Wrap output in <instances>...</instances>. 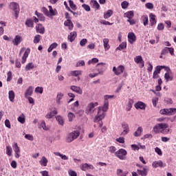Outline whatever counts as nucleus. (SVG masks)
Wrapping results in <instances>:
<instances>
[{
	"label": "nucleus",
	"instance_id": "1",
	"mask_svg": "<svg viewBox=\"0 0 176 176\" xmlns=\"http://www.w3.org/2000/svg\"><path fill=\"white\" fill-rule=\"evenodd\" d=\"M79 135H80V132L79 131H74L73 132L68 134L66 142L68 143L72 142V141L76 140Z\"/></svg>",
	"mask_w": 176,
	"mask_h": 176
},
{
	"label": "nucleus",
	"instance_id": "2",
	"mask_svg": "<svg viewBox=\"0 0 176 176\" xmlns=\"http://www.w3.org/2000/svg\"><path fill=\"white\" fill-rule=\"evenodd\" d=\"M164 129H168V125L167 124H164V123H160V124H156L154 127H153V131L154 133H163Z\"/></svg>",
	"mask_w": 176,
	"mask_h": 176
},
{
	"label": "nucleus",
	"instance_id": "3",
	"mask_svg": "<svg viewBox=\"0 0 176 176\" xmlns=\"http://www.w3.org/2000/svg\"><path fill=\"white\" fill-rule=\"evenodd\" d=\"M116 157L120 160H126V156H127V151L124 148H120L115 153Z\"/></svg>",
	"mask_w": 176,
	"mask_h": 176
},
{
	"label": "nucleus",
	"instance_id": "4",
	"mask_svg": "<svg viewBox=\"0 0 176 176\" xmlns=\"http://www.w3.org/2000/svg\"><path fill=\"white\" fill-rule=\"evenodd\" d=\"M10 8L14 12L16 19H18L20 13V6L16 2H12L10 3Z\"/></svg>",
	"mask_w": 176,
	"mask_h": 176
},
{
	"label": "nucleus",
	"instance_id": "5",
	"mask_svg": "<svg viewBox=\"0 0 176 176\" xmlns=\"http://www.w3.org/2000/svg\"><path fill=\"white\" fill-rule=\"evenodd\" d=\"M160 113H161V115H166L168 116L175 115L176 113V108L163 109L160 110Z\"/></svg>",
	"mask_w": 176,
	"mask_h": 176
},
{
	"label": "nucleus",
	"instance_id": "6",
	"mask_svg": "<svg viewBox=\"0 0 176 176\" xmlns=\"http://www.w3.org/2000/svg\"><path fill=\"white\" fill-rule=\"evenodd\" d=\"M105 111H102V107H98V114L96 116L94 122H97V120H102L105 118Z\"/></svg>",
	"mask_w": 176,
	"mask_h": 176
},
{
	"label": "nucleus",
	"instance_id": "7",
	"mask_svg": "<svg viewBox=\"0 0 176 176\" xmlns=\"http://www.w3.org/2000/svg\"><path fill=\"white\" fill-rule=\"evenodd\" d=\"M113 72L115 74V75H117V76H119V75L124 72V66L120 65L117 68L116 67H113Z\"/></svg>",
	"mask_w": 176,
	"mask_h": 176
},
{
	"label": "nucleus",
	"instance_id": "8",
	"mask_svg": "<svg viewBox=\"0 0 176 176\" xmlns=\"http://www.w3.org/2000/svg\"><path fill=\"white\" fill-rule=\"evenodd\" d=\"M80 168L82 171H87V170H94V166L91 164H89L87 163L82 164L80 166Z\"/></svg>",
	"mask_w": 176,
	"mask_h": 176
},
{
	"label": "nucleus",
	"instance_id": "9",
	"mask_svg": "<svg viewBox=\"0 0 176 176\" xmlns=\"http://www.w3.org/2000/svg\"><path fill=\"white\" fill-rule=\"evenodd\" d=\"M128 41L131 45H133L137 41V36H135L134 32H129L128 34Z\"/></svg>",
	"mask_w": 176,
	"mask_h": 176
},
{
	"label": "nucleus",
	"instance_id": "10",
	"mask_svg": "<svg viewBox=\"0 0 176 176\" xmlns=\"http://www.w3.org/2000/svg\"><path fill=\"white\" fill-rule=\"evenodd\" d=\"M170 53V54H171V56H174V48L173 47H164L162 52H161V54L162 55H164V54H167V53Z\"/></svg>",
	"mask_w": 176,
	"mask_h": 176
},
{
	"label": "nucleus",
	"instance_id": "11",
	"mask_svg": "<svg viewBox=\"0 0 176 176\" xmlns=\"http://www.w3.org/2000/svg\"><path fill=\"white\" fill-rule=\"evenodd\" d=\"M134 61L135 63H136V64H141V68H144V67H145V63L144 62V59H142V56H135V58H134Z\"/></svg>",
	"mask_w": 176,
	"mask_h": 176
},
{
	"label": "nucleus",
	"instance_id": "12",
	"mask_svg": "<svg viewBox=\"0 0 176 176\" xmlns=\"http://www.w3.org/2000/svg\"><path fill=\"white\" fill-rule=\"evenodd\" d=\"M12 148L14 149V152H15V157L16 159H19L20 157V147H19V145L17 143H14V145L12 146Z\"/></svg>",
	"mask_w": 176,
	"mask_h": 176
},
{
	"label": "nucleus",
	"instance_id": "13",
	"mask_svg": "<svg viewBox=\"0 0 176 176\" xmlns=\"http://www.w3.org/2000/svg\"><path fill=\"white\" fill-rule=\"evenodd\" d=\"M31 52V50L30 48H27L22 56V64H25V62L27 61V58H28V56L30 55V53Z\"/></svg>",
	"mask_w": 176,
	"mask_h": 176
},
{
	"label": "nucleus",
	"instance_id": "14",
	"mask_svg": "<svg viewBox=\"0 0 176 176\" xmlns=\"http://www.w3.org/2000/svg\"><path fill=\"white\" fill-rule=\"evenodd\" d=\"M152 166L154 168H157V167H161V168L166 167V164L163 163L162 160H160V161L153 162Z\"/></svg>",
	"mask_w": 176,
	"mask_h": 176
},
{
	"label": "nucleus",
	"instance_id": "15",
	"mask_svg": "<svg viewBox=\"0 0 176 176\" xmlns=\"http://www.w3.org/2000/svg\"><path fill=\"white\" fill-rule=\"evenodd\" d=\"M36 32H37V34H45V27H43L42 24L38 23L36 25Z\"/></svg>",
	"mask_w": 176,
	"mask_h": 176
},
{
	"label": "nucleus",
	"instance_id": "16",
	"mask_svg": "<svg viewBox=\"0 0 176 176\" xmlns=\"http://www.w3.org/2000/svg\"><path fill=\"white\" fill-rule=\"evenodd\" d=\"M149 18H150V24L151 27H155L156 25V15L153 14V13H151L149 14Z\"/></svg>",
	"mask_w": 176,
	"mask_h": 176
},
{
	"label": "nucleus",
	"instance_id": "17",
	"mask_svg": "<svg viewBox=\"0 0 176 176\" xmlns=\"http://www.w3.org/2000/svg\"><path fill=\"white\" fill-rule=\"evenodd\" d=\"M23 41V38L21 36L16 35L15 36V38L14 40H12V43L14 45V46H17L18 45H20Z\"/></svg>",
	"mask_w": 176,
	"mask_h": 176
},
{
	"label": "nucleus",
	"instance_id": "18",
	"mask_svg": "<svg viewBox=\"0 0 176 176\" xmlns=\"http://www.w3.org/2000/svg\"><path fill=\"white\" fill-rule=\"evenodd\" d=\"M76 36H78V33L76 32H72L67 36V39L69 41V42H74V41H75L76 38Z\"/></svg>",
	"mask_w": 176,
	"mask_h": 176
},
{
	"label": "nucleus",
	"instance_id": "19",
	"mask_svg": "<svg viewBox=\"0 0 176 176\" xmlns=\"http://www.w3.org/2000/svg\"><path fill=\"white\" fill-rule=\"evenodd\" d=\"M122 129L123 131L122 132L121 135H126V134H129V132L130 131L129 124L126 123L122 124Z\"/></svg>",
	"mask_w": 176,
	"mask_h": 176
},
{
	"label": "nucleus",
	"instance_id": "20",
	"mask_svg": "<svg viewBox=\"0 0 176 176\" xmlns=\"http://www.w3.org/2000/svg\"><path fill=\"white\" fill-rule=\"evenodd\" d=\"M70 89H71V90H72V91L77 93V94H83V91L82 90V88H80V87H76L75 85H72L70 87Z\"/></svg>",
	"mask_w": 176,
	"mask_h": 176
},
{
	"label": "nucleus",
	"instance_id": "21",
	"mask_svg": "<svg viewBox=\"0 0 176 176\" xmlns=\"http://www.w3.org/2000/svg\"><path fill=\"white\" fill-rule=\"evenodd\" d=\"M64 25L65 27H68L70 31H72V30H74V23L71 21V19H67V21L64 22Z\"/></svg>",
	"mask_w": 176,
	"mask_h": 176
},
{
	"label": "nucleus",
	"instance_id": "22",
	"mask_svg": "<svg viewBox=\"0 0 176 176\" xmlns=\"http://www.w3.org/2000/svg\"><path fill=\"white\" fill-rule=\"evenodd\" d=\"M34 92V88L30 86L28 89L25 91V98H28V97H31L32 96V93Z\"/></svg>",
	"mask_w": 176,
	"mask_h": 176
},
{
	"label": "nucleus",
	"instance_id": "23",
	"mask_svg": "<svg viewBox=\"0 0 176 176\" xmlns=\"http://www.w3.org/2000/svg\"><path fill=\"white\" fill-rule=\"evenodd\" d=\"M135 108H136V109H145L146 104L142 102H138L135 104Z\"/></svg>",
	"mask_w": 176,
	"mask_h": 176
},
{
	"label": "nucleus",
	"instance_id": "24",
	"mask_svg": "<svg viewBox=\"0 0 176 176\" xmlns=\"http://www.w3.org/2000/svg\"><path fill=\"white\" fill-rule=\"evenodd\" d=\"M103 46L104 47L105 52H107L109 49H111V46L109 45V39L108 38L103 39Z\"/></svg>",
	"mask_w": 176,
	"mask_h": 176
},
{
	"label": "nucleus",
	"instance_id": "25",
	"mask_svg": "<svg viewBox=\"0 0 176 176\" xmlns=\"http://www.w3.org/2000/svg\"><path fill=\"white\" fill-rule=\"evenodd\" d=\"M98 105V102H91L88 105V113H90Z\"/></svg>",
	"mask_w": 176,
	"mask_h": 176
},
{
	"label": "nucleus",
	"instance_id": "26",
	"mask_svg": "<svg viewBox=\"0 0 176 176\" xmlns=\"http://www.w3.org/2000/svg\"><path fill=\"white\" fill-rule=\"evenodd\" d=\"M142 131H144L142 126H139L136 131L133 133L134 137H140L141 134H142Z\"/></svg>",
	"mask_w": 176,
	"mask_h": 176
},
{
	"label": "nucleus",
	"instance_id": "27",
	"mask_svg": "<svg viewBox=\"0 0 176 176\" xmlns=\"http://www.w3.org/2000/svg\"><path fill=\"white\" fill-rule=\"evenodd\" d=\"M57 110H54L46 114L45 118L46 119H52V118H53L55 115H57Z\"/></svg>",
	"mask_w": 176,
	"mask_h": 176
},
{
	"label": "nucleus",
	"instance_id": "28",
	"mask_svg": "<svg viewBox=\"0 0 176 176\" xmlns=\"http://www.w3.org/2000/svg\"><path fill=\"white\" fill-rule=\"evenodd\" d=\"M112 14H113V11L112 10H108L106 12L104 13V19L107 20L109 19Z\"/></svg>",
	"mask_w": 176,
	"mask_h": 176
},
{
	"label": "nucleus",
	"instance_id": "29",
	"mask_svg": "<svg viewBox=\"0 0 176 176\" xmlns=\"http://www.w3.org/2000/svg\"><path fill=\"white\" fill-rule=\"evenodd\" d=\"M90 5H92V8H96V10L100 9V4L97 0H91Z\"/></svg>",
	"mask_w": 176,
	"mask_h": 176
},
{
	"label": "nucleus",
	"instance_id": "30",
	"mask_svg": "<svg viewBox=\"0 0 176 176\" xmlns=\"http://www.w3.org/2000/svg\"><path fill=\"white\" fill-rule=\"evenodd\" d=\"M133 104H134V100L133 99H129L126 108V111H131V108H133Z\"/></svg>",
	"mask_w": 176,
	"mask_h": 176
},
{
	"label": "nucleus",
	"instance_id": "31",
	"mask_svg": "<svg viewBox=\"0 0 176 176\" xmlns=\"http://www.w3.org/2000/svg\"><path fill=\"white\" fill-rule=\"evenodd\" d=\"M124 16L126 17L128 20H129L130 19H133V17H134V12L128 11L127 12L124 14Z\"/></svg>",
	"mask_w": 176,
	"mask_h": 176
},
{
	"label": "nucleus",
	"instance_id": "32",
	"mask_svg": "<svg viewBox=\"0 0 176 176\" xmlns=\"http://www.w3.org/2000/svg\"><path fill=\"white\" fill-rule=\"evenodd\" d=\"M109 102H108V100H104V105L102 107V111L103 112H107L109 109Z\"/></svg>",
	"mask_w": 176,
	"mask_h": 176
},
{
	"label": "nucleus",
	"instance_id": "33",
	"mask_svg": "<svg viewBox=\"0 0 176 176\" xmlns=\"http://www.w3.org/2000/svg\"><path fill=\"white\" fill-rule=\"evenodd\" d=\"M47 162L46 157L43 156L40 161V164L41 166H43V167H46V166H47Z\"/></svg>",
	"mask_w": 176,
	"mask_h": 176
},
{
	"label": "nucleus",
	"instance_id": "34",
	"mask_svg": "<svg viewBox=\"0 0 176 176\" xmlns=\"http://www.w3.org/2000/svg\"><path fill=\"white\" fill-rule=\"evenodd\" d=\"M8 97H9V100L10 101H11V102H14V91H10L8 92Z\"/></svg>",
	"mask_w": 176,
	"mask_h": 176
},
{
	"label": "nucleus",
	"instance_id": "35",
	"mask_svg": "<svg viewBox=\"0 0 176 176\" xmlns=\"http://www.w3.org/2000/svg\"><path fill=\"white\" fill-rule=\"evenodd\" d=\"M142 21H143V24L145 27L148 25V23H149V21L148 19V15H143L142 16Z\"/></svg>",
	"mask_w": 176,
	"mask_h": 176
},
{
	"label": "nucleus",
	"instance_id": "36",
	"mask_svg": "<svg viewBox=\"0 0 176 176\" xmlns=\"http://www.w3.org/2000/svg\"><path fill=\"white\" fill-rule=\"evenodd\" d=\"M35 68V65H34V63H29L26 65L25 69V71H30V69H34Z\"/></svg>",
	"mask_w": 176,
	"mask_h": 176
},
{
	"label": "nucleus",
	"instance_id": "37",
	"mask_svg": "<svg viewBox=\"0 0 176 176\" xmlns=\"http://www.w3.org/2000/svg\"><path fill=\"white\" fill-rule=\"evenodd\" d=\"M25 24L27 25V27L34 28V22L31 19H27Z\"/></svg>",
	"mask_w": 176,
	"mask_h": 176
},
{
	"label": "nucleus",
	"instance_id": "38",
	"mask_svg": "<svg viewBox=\"0 0 176 176\" xmlns=\"http://www.w3.org/2000/svg\"><path fill=\"white\" fill-rule=\"evenodd\" d=\"M138 174H140V175H142V176L148 175V171H146V168H143L142 170L138 169Z\"/></svg>",
	"mask_w": 176,
	"mask_h": 176
},
{
	"label": "nucleus",
	"instance_id": "39",
	"mask_svg": "<svg viewBox=\"0 0 176 176\" xmlns=\"http://www.w3.org/2000/svg\"><path fill=\"white\" fill-rule=\"evenodd\" d=\"M35 14L37 16L40 21H45V16L43 14L38 12V11H35Z\"/></svg>",
	"mask_w": 176,
	"mask_h": 176
},
{
	"label": "nucleus",
	"instance_id": "40",
	"mask_svg": "<svg viewBox=\"0 0 176 176\" xmlns=\"http://www.w3.org/2000/svg\"><path fill=\"white\" fill-rule=\"evenodd\" d=\"M72 76H79V75H82V71L80 70H75L71 72Z\"/></svg>",
	"mask_w": 176,
	"mask_h": 176
},
{
	"label": "nucleus",
	"instance_id": "41",
	"mask_svg": "<svg viewBox=\"0 0 176 176\" xmlns=\"http://www.w3.org/2000/svg\"><path fill=\"white\" fill-rule=\"evenodd\" d=\"M56 119L58 122V124H60V126L64 125V119H63V117H61L60 116H58L56 117Z\"/></svg>",
	"mask_w": 176,
	"mask_h": 176
},
{
	"label": "nucleus",
	"instance_id": "42",
	"mask_svg": "<svg viewBox=\"0 0 176 176\" xmlns=\"http://www.w3.org/2000/svg\"><path fill=\"white\" fill-rule=\"evenodd\" d=\"M64 97V94L61 93H58L56 96V102L60 104L61 99Z\"/></svg>",
	"mask_w": 176,
	"mask_h": 176
},
{
	"label": "nucleus",
	"instance_id": "43",
	"mask_svg": "<svg viewBox=\"0 0 176 176\" xmlns=\"http://www.w3.org/2000/svg\"><path fill=\"white\" fill-rule=\"evenodd\" d=\"M34 43H39L41 42V35L37 34L34 36L33 40Z\"/></svg>",
	"mask_w": 176,
	"mask_h": 176
},
{
	"label": "nucleus",
	"instance_id": "44",
	"mask_svg": "<svg viewBox=\"0 0 176 176\" xmlns=\"http://www.w3.org/2000/svg\"><path fill=\"white\" fill-rule=\"evenodd\" d=\"M49 16H56V12L53 10L52 6H49Z\"/></svg>",
	"mask_w": 176,
	"mask_h": 176
},
{
	"label": "nucleus",
	"instance_id": "45",
	"mask_svg": "<svg viewBox=\"0 0 176 176\" xmlns=\"http://www.w3.org/2000/svg\"><path fill=\"white\" fill-rule=\"evenodd\" d=\"M127 47V43H122L118 47H117V50H123V49H126Z\"/></svg>",
	"mask_w": 176,
	"mask_h": 176
},
{
	"label": "nucleus",
	"instance_id": "46",
	"mask_svg": "<svg viewBox=\"0 0 176 176\" xmlns=\"http://www.w3.org/2000/svg\"><path fill=\"white\" fill-rule=\"evenodd\" d=\"M69 6H70L71 9H72V10H76V9H77L76 5H75L74 3V1L72 0H69Z\"/></svg>",
	"mask_w": 176,
	"mask_h": 176
},
{
	"label": "nucleus",
	"instance_id": "47",
	"mask_svg": "<svg viewBox=\"0 0 176 176\" xmlns=\"http://www.w3.org/2000/svg\"><path fill=\"white\" fill-rule=\"evenodd\" d=\"M165 67L164 66H157L155 68V71L154 72H156V74H160V72L162 71V69H164Z\"/></svg>",
	"mask_w": 176,
	"mask_h": 176
},
{
	"label": "nucleus",
	"instance_id": "48",
	"mask_svg": "<svg viewBox=\"0 0 176 176\" xmlns=\"http://www.w3.org/2000/svg\"><path fill=\"white\" fill-rule=\"evenodd\" d=\"M164 78L166 82H168L169 80H173V76H170L169 73H166L164 74Z\"/></svg>",
	"mask_w": 176,
	"mask_h": 176
},
{
	"label": "nucleus",
	"instance_id": "49",
	"mask_svg": "<svg viewBox=\"0 0 176 176\" xmlns=\"http://www.w3.org/2000/svg\"><path fill=\"white\" fill-rule=\"evenodd\" d=\"M97 63H98V58H93L91 60L88 61V65H90V64H96Z\"/></svg>",
	"mask_w": 176,
	"mask_h": 176
},
{
	"label": "nucleus",
	"instance_id": "50",
	"mask_svg": "<svg viewBox=\"0 0 176 176\" xmlns=\"http://www.w3.org/2000/svg\"><path fill=\"white\" fill-rule=\"evenodd\" d=\"M68 119H69V122H72V120H74V118H75V114H74L72 112H69L68 113Z\"/></svg>",
	"mask_w": 176,
	"mask_h": 176
},
{
	"label": "nucleus",
	"instance_id": "51",
	"mask_svg": "<svg viewBox=\"0 0 176 176\" xmlns=\"http://www.w3.org/2000/svg\"><path fill=\"white\" fill-rule=\"evenodd\" d=\"M18 122L23 124V123H25V118H24V115L22 114L21 116H19L18 118Z\"/></svg>",
	"mask_w": 176,
	"mask_h": 176
},
{
	"label": "nucleus",
	"instance_id": "52",
	"mask_svg": "<svg viewBox=\"0 0 176 176\" xmlns=\"http://www.w3.org/2000/svg\"><path fill=\"white\" fill-rule=\"evenodd\" d=\"M121 6L122 9H127V8H129V3L126 1H124L122 3H121Z\"/></svg>",
	"mask_w": 176,
	"mask_h": 176
},
{
	"label": "nucleus",
	"instance_id": "53",
	"mask_svg": "<svg viewBox=\"0 0 176 176\" xmlns=\"http://www.w3.org/2000/svg\"><path fill=\"white\" fill-rule=\"evenodd\" d=\"M12 147L7 146H6V153H7L8 156H12Z\"/></svg>",
	"mask_w": 176,
	"mask_h": 176
},
{
	"label": "nucleus",
	"instance_id": "54",
	"mask_svg": "<svg viewBox=\"0 0 176 176\" xmlns=\"http://www.w3.org/2000/svg\"><path fill=\"white\" fill-rule=\"evenodd\" d=\"M35 92L40 93V94H42V93H43V87H36Z\"/></svg>",
	"mask_w": 176,
	"mask_h": 176
},
{
	"label": "nucleus",
	"instance_id": "55",
	"mask_svg": "<svg viewBox=\"0 0 176 176\" xmlns=\"http://www.w3.org/2000/svg\"><path fill=\"white\" fill-rule=\"evenodd\" d=\"M25 138L29 141H34V136L31 134H26Z\"/></svg>",
	"mask_w": 176,
	"mask_h": 176
},
{
	"label": "nucleus",
	"instance_id": "56",
	"mask_svg": "<svg viewBox=\"0 0 176 176\" xmlns=\"http://www.w3.org/2000/svg\"><path fill=\"white\" fill-rule=\"evenodd\" d=\"M82 8H83V9L85 10L86 12H90L91 10L90 6L87 4H82Z\"/></svg>",
	"mask_w": 176,
	"mask_h": 176
},
{
	"label": "nucleus",
	"instance_id": "57",
	"mask_svg": "<svg viewBox=\"0 0 176 176\" xmlns=\"http://www.w3.org/2000/svg\"><path fill=\"white\" fill-rule=\"evenodd\" d=\"M85 60H79L76 65V67H85Z\"/></svg>",
	"mask_w": 176,
	"mask_h": 176
},
{
	"label": "nucleus",
	"instance_id": "58",
	"mask_svg": "<svg viewBox=\"0 0 176 176\" xmlns=\"http://www.w3.org/2000/svg\"><path fill=\"white\" fill-rule=\"evenodd\" d=\"M116 141L120 144H124V138L120 137L119 138L116 139Z\"/></svg>",
	"mask_w": 176,
	"mask_h": 176
},
{
	"label": "nucleus",
	"instance_id": "59",
	"mask_svg": "<svg viewBox=\"0 0 176 176\" xmlns=\"http://www.w3.org/2000/svg\"><path fill=\"white\" fill-rule=\"evenodd\" d=\"M157 30H158V31H163V30H164V25L163 23H159Z\"/></svg>",
	"mask_w": 176,
	"mask_h": 176
},
{
	"label": "nucleus",
	"instance_id": "60",
	"mask_svg": "<svg viewBox=\"0 0 176 176\" xmlns=\"http://www.w3.org/2000/svg\"><path fill=\"white\" fill-rule=\"evenodd\" d=\"M86 43H87V38H82L80 41V46H85V45H86Z\"/></svg>",
	"mask_w": 176,
	"mask_h": 176
},
{
	"label": "nucleus",
	"instance_id": "61",
	"mask_svg": "<svg viewBox=\"0 0 176 176\" xmlns=\"http://www.w3.org/2000/svg\"><path fill=\"white\" fill-rule=\"evenodd\" d=\"M146 9H153V3H147L145 5Z\"/></svg>",
	"mask_w": 176,
	"mask_h": 176
},
{
	"label": "nucleus",
	"instance_id": "62",
	"mask_svg": "<svg viewBox=\"0 0 176 176\" xmlns=\"http://www.w3.org/2000/svg\"><path fill=\"white\" fill-rule=\"evenodd\" d=\"M7 75V82H10L12 80V72H8Z\"/></svg>",
	"mask_w": 176,
	"mask_h": 176
},
{
	"label": "nucleus",
	"instance_id": "63",
	"mask_svg": "<svg viewBox=\"0 0 176 176\" xmlns=\"http://www.w3.org/2000/svg\"><path fill=\"white\" fill-rule=\"evenodd\" d=\"M42 176H50L49 175V172L47 170H43L40 172Z\"/></svg>",
	"mask_w": 176,
	"mask_h": 176
},
{
	"label": "nucleus",
	"instance_id": "64",
	"mask_svg": "<svg viewBox=\"0 0 176 176\" xmlns=\"http://www.w3.org/2000/svg\"><path fill=\"white\" fill-rule=\"evenodd\" d=\"M69 175L78 176V174H76V172H75L74 170H69Z\"/></svg>",
	"mask_w": 176,
	"mask_h": 176
}]
</instances>
